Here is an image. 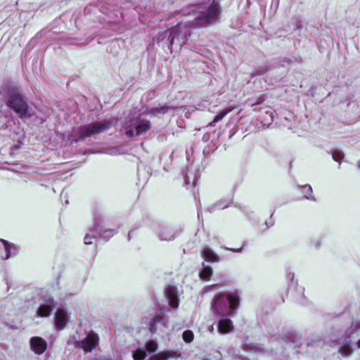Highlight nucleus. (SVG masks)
Wrapping results in <instances>:
<instances>
[{
    "mask_svg": "<svg viewBox=\"0 0 360 360\" xmlns=\"http://www.w3.org/2000/svg\"><path fill=\"white\" fill-rule=\"evenodd\" d=\"M30 345L31 349L36 354H43L47 348V343L46 340L38 336L32 337L30 340Z\"/></svg>",
    "mask_w": 360,
    "mask_h": 360,
    "instance_id": "9b49d317",
    "label": "nucleus"
},
{
    "mask_svg": "<svg viewBox=\"0 0 360 360\" xmlns=\"http://www.w3.org/2000/svg\"><path fill=\"white\" fill-rule=\"evenodd\" d=\"M158 345L155 340H149L146 343L145 348L146 351L148 353H153L157 351Z\"/></svg>",
    "mask_w": 360,
    "mask_h": 360,
    "instance_id": "b1692460",
    "label": "nucleus"
},
{
    "mask_svg": "<svg viewBox=\"0 0 360 360\" xmlns=\"http://www.w3.org/2000/svg\"><path fill=\"white\" fill-rule=\"evenodd\" d=\"M98 341V335L94 332H91L82 340H74L73 343L76 348H81L86 353L91 352L97 346Z\"/></svg>",
    "mask_w": 360,
    "mask_h": 360,
    "instance_id": "0eeeda50",
    "label": "nucleus"
},
{
    "mask_svg": "<svg viewBox=\"0 0 360 360\" xmlns=\"http://www.w3.org/2000/svg\"><path fill=\"white\" fill-rule=\"evenodd\" d=\"M332 157L335 161L340 162L344 158V153L341 150H336L332 152Z\"/></svg>",
    "mask_w": 360,
    "mask_h": 360,
    "instance_id": "a878e982",
    "label": "nucleus"
},
{
    "mask_svg": "<svg viewBox=\"0 0 360 360\" xmlns=\"http://www.w3.org/2000/svg\"><path fill=\"white\" fill-rule=\"evenodd\" d=\"M356 349H360V321H354L347 328L338 352L343 357H349Z\"/></svg>",
    "mask_w": 360,
    "mask_h": 360,
    "instance_id": "7ed1b4c3",
    "label": "nucleus"
},
{
    "mask_svg": "<svg viewBox=\"0 0 360 360\" xmlns=\"http://www.w3.org/2000/svg\"><path fill=\"white\" fill-rule=\"evenodd\" d=\"M214 286V285L205 286V287L202 290V293H206V292H207L208 291L211 290Z\"/></svg>",
    "mask_w": 360,
    "mask_h": 360,
    "instance_id": "7c9ffc66",
    "label": "nucleus"
},
{
    "mask_svg": "<svg viewBox=\"0 0 360 360\" xmlns=\"http://www.w3.org/2000/svg\"><path fill=\"white\" fill-rule=\"evenodd\" d=\"M213 271L210 266L205 264V262L202 264V269L199 272V277L202 281H208L212 276Z\"/></svg>",
    "mask_w": 360,
    "mask_h": 360,
    "instance_id": "a211bd4d",
    "label": "nucleus"
},
{
    "mask_svg": "<svg viewBox=\"0 0 360 360\" xmlns=\"http://www.w3.org/2000/svg\"><path fill=\"white\" fill-rule=\"evenodd\" d=\"M264 100H265V98H264V96H257L255 98L253 97V98H249L245 102V103L247 105L253 107L255 105H259V104L262 103L264 101Z\"/></svg>",
    "mask_w": 360,
    "mask_h": 360,
    "instance_id": "5701e85b",
    "label": "nucleus"
},
{
    "mask_svg": "<svg viewBox=\"0 0 360 360\" xmlns=\"http://www.w3.org/2000/svg\"><path fill=\"white\" fill-rule=\"evenodd\" d=\"M70 314L64 309H58L55 314V325L58 330L63 329L70 320Z\"/></svg>",
    "mask_w": 360,
    "mask_h": 360,
    "instance_id": "9d476101",
    "label": "nucleus"
},
{
    "mask_svg": "<svg viewBox=\"0 0 360 360\" xmlns=\"http://www.w3.org/2000/svg\"><path fill=\"white\" fill-rule=\"evenodd\" d=\"M182 338L186 343H190L193 340L194 335L191 330H186L183 333Z\"/></svg>",
    "mask_w": 360,
    "mask_h": 360,
    "instance_id": "393cba45",
    "label": "nucleus"
},
{
    "mask_svg": "<svg viewBox=\"0 0 360 360\" xmlns=\"http://www.w3.org/2000/svg\"><path fill=\"white\" fill-rule=\"evenodd\" d=\"M113 124L114 120L109 119L82 125L72 131L71 134V141L72 142L77 143L87 137H90L108 130L113 125Z\"/></svg>",
    "mask_w": 360,
    "mask_h": 360,
    "instance_id": "20e7f679",
    "label": "nucleus"
},
{
    "mask_svg": "<svg viewBox=\"0 0 360 360\" xmlns=\"http://www.w3.org/2000/svg\"><path fill=\"white\" fill-rule=\"evenodd\" d=\"M233 325L231 319L227 317L221 318L218 323V330L221 334H226L231 332Z\"/></svg>",
    "mask_w": 360,
    "mask_h": 360,
    "instance_id": "2eb2a0df",
    "label": "nucleus"
},
{
    "mask_svg": "<svg viewBox=\"0 0 360 360\" xmlns=\"http://www.w3.org/2000/svg\"><path fill=\"white\" fill-rule=\"evenodd\" d=\"M149 326L150 333L154 334L166 327V321L160 316H154L149 322Z\"/></svg>",
    "mask_w": 360,
    "mask_h": 360,
    "instance_id": "4468645a",
    "label": "nucleus"
},
{
    "mask_svg": "<svg viewBox=\"0 0 360 360\" xmlns=\"http://www.w3.org/2000/svg\"><path fill=\"white\" fill-rule=\"evenodd\" d=\"M230 112V110H224L219 112L218 115H217L212 123H217L221 120L229 112Z\"/></svg>",
    "mask_w": 360,
    "mask_h": 360,
    "instance_id": "bb28decb",
    "label": "nucleus"
},
{
    "mask_svg": "<svg viewBox=\"0 0 360 360\" xmlns=\"http://www.w3.org/2000/svg\"><path fill=\"white\" fill-rule=\"evenodd\" d=\"M5 90H8V91H10V90H16L17 89V85L15 83H14L13 82H11V81H6L5 82Z\"/></svg>",
    "mask_w": 360,
    "mask_h": 360,
    "instance_id": "c85d7f7f",
    "label": "nucleus"
},
{
    "mask_svg": "<svg viewBox=\"0 0 360 360\" xmlns=\"http://www.w3.org/2000/svg\"><path fill=\"white\" fill-rule=\"evenodd\" d=\"M151 127V123L148 120H141L135 124L136 136L146 133Z\"/></svg>",
    "mask_w": 360,
    "mask_h": 360,
    "instance_id": "f3484780",
    "label": "nucleus"
},
{
    "mask_svg": "<svg viewBox=\"0 0 360 360\" xmlns=\"http://www.w3.org/2000/svg\"><path fill=\"white\" fill-rule=\"evenodd\" d=\"M155 233L160 240L170 241L179 235V230L166 225H158L155 228Z\"/></svg>",
    "mask_w": 360,
    "mask_h": 360,
    "instance_id": "1a4fd4ad",
    "label": "nucleus"
},
{
    "mask_svg": "<svg viewBox=\"0 0 360 360\" xmlns=\"http://www.w3.org/2000/svg\"><path fill=\"white\" fill-rule=\"evenodd\" d=\"M131 232H129V234H128V240H130L131 239Z\"/></svg>",
    "mask_w": 360,
    "mask_h": 360,
    "instance_id": "f704fd0d",
    "label": "nucleus"
},
{
    "mask_svg": "<svg viewBox=\"0 0 360 360\" xmlns=\"http://www.w3.org/2000/svg\"><path fill=\"white\" fill-rule=\"evenodd\" d=\"M37 303L38 304L37 315L39 317L49 316L55 308L53 299L46 292L40 295Z\"/></svg>",
    "mask_w": 360,
    "mask_h": 360,
    "instance_id": "423d86ee",
    "label": "nucleus"
},
{
    "mask_svg": "<svg viewBox=\"0 0 360 360\" xmlns=\"http://www.w3.org/2000/svg\"><path fill=\"white\" fill-rule=\"evenodd\" d=\"M132 357L134 360H143L146 357V351L143 348L139 347L132 352Z\"/></svg>",
    "mask_w": 360,
    "mask_h": 360,
    "instance_id": "4be33fe9",
    "label": "nucleus"
},
{
    "mask_svg": "<svg viewBox=\"0 0 360 360\" xmlns=\"http://www.w3.org/2000/svg\"><path fill=\"white\" fill-rule=\"evenodd\" d=\"M196 184H197V179H193V186H195V185H196Z\"/></svg>",
    "mask_w": 360,
    "mask_h": 360,
    "instance_id": "72a5a7b5",
    "label": "nucleus"
},
{
    "mask_svg": "<svg viewBox=\"0 0 360 360\" xmlns=\"http://www.w3.org/2000/svg\"><path fill=\"white\" fill-rule=\"evenodd\" d=\"M115 233V231L112 229L105 230L102 232V226L100 224H96L94 228L87 233L84 237V243L86 245H91L93 243L92 239H96L99 235L101 238L108 240Z\"/></svg>",
    "mask_w": 360,
    "mask_h": 360,
    "instance_id": "6e6552de",
    "label": "nucleus"
},
{
    "mask_svg": "<svg viewBox=\"0 0 360 360\" xmlns=\"http://www.w3.org/2000/svg\"><path fill=\"white\" fill-rule=\"evenodd\" d=\"M172 109H173L172 107L167 106V105H163L161 107L153 108L148 110V113L153 114V115H156V114L164 115V114L167 113L169 110H171Z\"/></svg>",
    "mask_w": 360,
    "mask_h": 360,
    "instance_id": "aec40b11",
    "label": "nucleus"
},
{
    "mask_svg": "<svg viewBox=\"0 0 360 360\" xmlns=\"http://www.w3.org/2000/svg\"><path fill=\"white\" fill-rule=\"evenodd\" d=\"M239 304L237 292L217 295L212 302V310L218 316H231Z\"/></svg>",
    "mask_w": 360,
    "mask_h": 360,
    "instance_id": "f03ea898",
    "label": "nucleus"
},
{
    "mask_svg": "<svg viewBox=\"0 0 360 360\" xmlns=\"http://www.w3.org/2000/svg\"><path fill=\"white\" fill-rule=\"evenodd\" d=\"M301 192L304 194L306 199L315 201V198L312 195V188L310 185H304L300 187Z\"/></svg>",
    "mask_w": 360,
    "mask_h": 360,
    "instance_id": "412c9836",
    "label": "nucleus"
},
{
    "mask_svg": "<svg viewBox=\"0 0 360 360\" xmlns=\"http://www.w3.org/2000/svg\"><path fill=\"white\" fill-rule=\"evenodd\" d=\"M283 340L285 342H290L295 343L296 342V335L291 332L288 333L283 338Z\"/></svg>",
    "mask_w": 360,
    "mask_h": 360,
    "instance_id": "cd10ccee",
    "label": "nucleus"
},
{
    "mask_svg": "<svg viewBox=\"0 0 360 360\" xmlns=\"http://www.w3.org/2000/svg\"><path fill=\"white\" fill-rule=\"evenodd\" d=\"M179 354L176 352L165 350L150 356L148 360H167L171 358H177Z\"/></svg>",
    "mask_w": 360,
    "mask_h": 360,
    "instance_id": "dca6fc26",
    "label": "nucleus"
},
{
    "mask_svg": "<svg viewBox=\"0 0 360 360\" xmlns=\"http://www.w3.org/2000/svg\"><path fill=\"white\" fill-rule=\"evenodd\" d=\"M125 134L127 136L131 138L136 136V131H134V130L131 128H127L126 129Z\"/></svg>",
    "mask_w": 360,
    "mask_h": 360,
    "instance_id": "c756f323",
    "label": "nucleus"
},
{
    "mask_svg": "<svg viewBox=\"0 0 360 360\" xmlns=\"http://www.w3.org/2000/svg\"><path fill=\"white\" fill-rule=\"evenodd\" d=\"M165 295L169 305L172 308L176 309L179 307V300L176 288L173 286L168 287L165 290Z\"/></svg>",
    "mask_w": 360,
    "mask_h": 360,
    "instance_id": "ddd939ff",
    "label": "nucleus"
},
{
    "mask_svg": "<svg viewBox=\"0 0 360 360\" xmlns=\"http://www.w3.org/2000/svg\"><path fill=\"white\" fill-rule=\"evenodd\" d=\"M6 105L13 110L20 118L30 117L32 113L29 111V106L26 99L18 91H4Z\"/></svg>",
    "mask_w": 360,
    "mask_h": 360,
    "instance_id": "39448f33",
    "label": "nucleus"
},
{
    "mask_svg": "<svg viewBox=\"0 0 360 360\" xmlns=\"http://www.w3.org/2000/svg\"><path fill=\"white\" fill-rule=\"evenodd\" d=\"M229 250L232 251L233 252H242V248H238V249L231 248V249H229Z\"/></svg>",
    "mask_w": 360,
    "mask_h": 360,
    "instance_id": "2f4dec72",
    "label": "nucleus"
},
{
    "mask_svg": "<svg viewBox=\"0 0 360 360\" xmlns=\"http://www.w3.org/2000/svg\"><path fill=\"white\" fill-rule=\"evenodd\" d=\"M0 247H2L5 251V256H2V259H8L10 257L15 256L18 252L16 245L9 243L7 240L0 239Z\"/></svg>",
    "mask_w": 360,
    "mask_h": 360,
    "instance_id": "f8f14e48",
    "label": "nucleus"
},
{
    "mask_svg": "<svg viewBox=\"0 0 360 360\" xmlns=\"http://www.w3.org/2000/svg\"><path fill=\"white\" fill-rule=\"evenodd\" d=\"M288 277H289L291 280H292V279H293V278H294V274L290 273V274H289Z\"/></svg>",
    "mask_w": 360,
    "mask_h": 360,
    "instance_id": "473e14b6",
    "label": "nucleus"
},
{
    "mask_svg": "<svg viewBox=\"0 0 360 360\" xmlns=\"http://www.w3.org/2000/svg\"><path fill=\"white\" fill-rule=\"evenodd\" d=\"M181 13L184 19L172 28L160 32L157 37L158 44L162 48L167 46L170 53L174 49L181 50L190 36L191 28L206 27L218 22L221 8L217 1L208 0L186 6Z\"/></svg>",
    "mask_w": 360,
    "mask_h": 360,
    "instance_id": "f257e3e1",
    "label": "nucleus"
},
{
    "mask_svg": "<svg viewBox=\"0 0 360 360\" xmlns=\"http://www.w3.org/2000/svg\"><path fill=\"white\" fill-rule=\"evenodd\" d=\"M202 256L207 260L212 262L219 261V256L210 248H204L201 251Z\"/></svg>",
    "mask_w": 360,
    "mask_h": 360,
    "instance_id": "6ab92c4d",
    "label": "nucleus"
}]
</instances>
